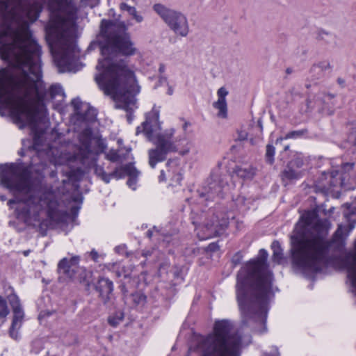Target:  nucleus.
Here are the masks:
<instances>
[{
    "instance_id": "f257e3e1",
    "label": "nucleus",
    "mask_w": 356,
    "mask_h": 356,
    "mask_svg": "<svg viewBox=\"0 0 356 356\" xmlns=\"http://www.w3.org/2000/svg\"><path fill=\"white\" fill-rule=\"evenodd\" d=\"M41 8L33 0H1L0 56L8 67L0 70V115L9 113L20 129L30 127L35 150L48 124L46 104L65 98L61 85L47 89L42 79L41 48L29 29Z\"/></svg>"
},
{
    "instance_id": "f03ea898",
    "label": "nucleus",
    "mask_w": 356,
    "mask_h": 356,
    "mask_svg": "<svg viewBox=\"0 0 356 356\" xmlns=\"http://www.w3.org/2000/svg\"><path fill=\"white\" fill-rule=\"evenodd\" d=\"M31 166L22 163L0 164V184L8 189L14 197L7 205L12 215L28 225L43 229L55 222L60 227L72 223L80 209L83 197L79 192L72 196L74 204L69 214L58 209L54 193L40 189L35 191L30 179Z\"/></svg>"
},
{
    "instance_id": "7ed1b4c3",
    "label": "nucleus",
    "mask_w": 356,
    "mask_h": 356,
    "mask_svg": "<svg viewBox=\"0 0 356 356\" xmlns=\"http://www.w3.org/2000/svg\"><path fill=\"white\" fill-rule=\"evenodd\" d=\"M127 30L124 22H120L112 26L111 22L102 21V31L107 35L101 47L104 59L97 65L100 72L95 80L105 95L119 102L118 107L127 112V119L131 123L136 103V95L140 92V86L133 70L128 66L127 60L119 58L133 55L136 51Z\"/></svg>"
},
{
    "instance_id": "20e7f679",
    "label": "nucleus",
    "mask_w": 356,
    "mask_h": 356,
    "mask_svg": "<svg viewBox=\"0 0 356 356\" xmlns=\"http://www.w3.org/2000/svg\"><path fill=\"white\" fill-rule=\"evenodd\" d=\"M268 252L261 249L259 257L249 261L237 275L236 300L242 325L251 331L266 332V321L272 290L273 273L266 263Z\"/></svg>"
},
{
    "instance_id": "39448f33",
    "label": "nucleus",
    "mask_w": 356,
    "mask_h": 356,
    "mask_svg": "<svg viewBox=\"0 0 356 356\" xmlns=\"http://www.w3.org/2000/svg\"><path fill=\"white\" fill-rule=\"evenodd\" d=\"M49 22L46 26V40L60 72H76L83 65L76 46L78 28L73 0H50Z\"/></svg>"
},
{
    "instance_id": "423d86ee",
    "label": "nucleus",
    "mask_w": 356,
    "mask_h": 356,
    "mask_svg": "<svg viewBox=\"0 0 356 356\" xmlns=\"http://www.w3.org/2000/svg\"><path fill=\"white\" fill-rule=\"evenodd\" d=\"M245 328L249 327L241 325L234 331L229 321H216L213 333L200 337L195 346L189 348L186 356L192 350L197 351L200 356H241V348L251 342L250 335L243 334Z\"/></svg>"
},
{
    "instance_id": "0eeeda50",
    "label": "nucleus",
    "mask_w": 356,
    "mask_h": 356,
    "mask_svg": "<svg viewBox=\"0 0 356 356\" xmlns=\"http://www.w3.org/2000/svg\"><path fill=\"white\" fill-rule=\"evenodd\" d=\"M331 243L322 236L292 238L291 257L294 268L303 274L320 271L327 262Z\"/></svg>"
},
{
    "instance_id": "6e6552de",
    "label": "nucleus",
    "mask_w": 356,
    "mask_h": 356,
    "mask_svg": "<svg viewBox=\"0 0 356 356\" xmlns=\"http://www.w3.org/2000/svg\"><path fill=\"white\" fill-rule=\"evenodd\" d=\"M160 129L159 113L156 112L147 114L145 121L136 129V135L143 133L150 141L153 140L154 138H156V147L148 152L149 164L152 168H155L158 162L165 160L168 153L177 150L173 140L174 129H170L163 134H159Z\"/></svg>"
},
{
    "instance_id": "1a4fd4ad",
    "label": "nucleus",
    "mask_w": 356,
    "mask_h": 356,
    "mask_svg": "<svg viewBox=\"0 0 356 356\" xmlns=\"http://www.w3.org/2000/svg\"><path fill=\"white\" fill-rule=\"evenodd\" d=\"M97 110L90 106V169L94 168L95 174L106 183H108L111 178H114L113 171L106 173L103 166L97 163V159L92 158V154H102L107 147L105 139L102 137L99 131H92V127H94L97 122Z\"/></svg>"
},
{
    "instance_id": "9d476101",
    "label": "nucleus",
    "mask_w": 356,
    "mask_h": 356,
    "mask_svg": "<svg viewBox=\"0 0 356 356\" xmlns=\"http://www.w3.org/2000/svg\"><path fill=\"white\" fill-rule=\"evenodd\" d=\"M153 10L176 35L186 37L188 34L189 24L184 13L161 3L154 4Z\"/></svg>"
},
{
    "instance_id": "9b49d317",
    "label": "nucleus",
    "mask_w": 356,
    "mask_h": 356,
    "mask_svg": "<svg viewBox=\"0 0 356 356\" xmlns=\"http://www.w3.org/2000/svg\"><path fill=\"white\" fill-rule=\"evenodd\" d=\"M79 256L62 259L58 264L59 279L83 283L88 286L89 282L87 280L86 269L79 266Z\"/></svg>"
},
{
    "instance_id": "f8f14e48",
    "label": "nucleus",
    "mask_w": 356,
    "mask_h": 356,
    "mask_svg": "<svg viewBox=\"0 0 356 356\" xmlns=\"http://www.w3.org/2000/svg\"><path fill=\"white\" fill-rule=\"evenodd\" d=\"M228 175L218 176L212 175L207 186L198 191L199 196L205 201H213L216 197L222 198L229 189Z\"/></svg>"
},
{
    "instance_id": "ddd939ff",
    "label": "nucleus",
    "mask_w": 356,
    "mask_h": 356,
    "mask_svg": "<svg viewBox=\"0 0 356 356\" xmlns=\"http://www.w3.org/2000/svg\"><path fill=\"white\" fill-rule=\"evenodd\" d=\"M83 105L79 97L71 101L73 113L70 116V122L74 126V131L81 133L86 138L83 143L87 149L89 145V122L86 113L83 111Z\"/></svg>"
},
{
    "instance_id": "4468645a",
    "label": "nucleus",
    "mask_w": 356,
    "mask_h": 356,
    "mask_svg": "<svg viewBox=\"0 0 356 356\" xmlns=\"http://www.w3.org/2000/svg\"><path fill=\"white\" fill-rule=\"evenodd\" d=\"M346 176L341 175L339 176V170H334L331 172H323L316 184V191L324 194H328L332 192H338L337 189L343 187L346 189H351L353 187L346 183Z\"/></svg>"
},
{
    "instance_id": "2eb2a0df",
    "label": "nucleus",
    "mask_w": 356,
    "mask_h": 356,
    "mask_svg": "<svg viewBox=\"0 0 356 356\" xmlns=\"http://www.w3.org/2000/svg\"><path fill=\"white\" fill-rule=\"evenodd\" d=\"M7 298L13 310V320L9 330V334L12 339L17 340L20 337L19 331L23 324L24 312L21 305L20 300L15 293L8 295Z\"/></svg>"
},
{
    "instance_id": "dca6fc26",
    "label": "nucleus",
    "mask_w": 356,
    "mask_h": 356,
    "mask_svg": "<svg viewBox=\"0 0 356 356\" xmlns=\"http://www.w3.org/2000/svg\"><path fill=\"white\" fill-rule=\"evenodd\" d=\"M229 224V218L225 214L220 213L213 215L204 224L205 237L218 236L222 234Z\"/></svg>"
},
{
    "instance_id": "f3484780",
    "label": "nucleus",
    "mask_w": 356,
    "mask_h": 356,
    "mask_svg": "<svg viewBox=\"0 0 356 356\" xmlns=\"http://www.w3.org/2000/svg\"><path fill=\"white\" fill-rule=\"evenodd\" d=\"M95 290L99 293V297L104 305H113V284L108 278L101 277L95 285Z\"/></svg>"
},
{
    "instance_id": "a211bd4d",
    "label": "nucleus",
    "mask_w": 356,
    "mask_h": 356,
    "mask_svg": "<svg viewBox=\"0 0 356 356\" xmlns=\"http://www.w3.org/2000/svg\"><path fill=\"white\" fill-rule=\"evenodd\" d=\"M327 220H321L318 218V213L316 209L308 211L303 213L300 218V222L297 226H303L302 232L307 231L309 227H316V229L324 228L328 224Z\"/></svg>"
},
{
    "instance_id": "6ab92c4d",
    "label": "nucleus",
    "mask_w": 356,
    "mask_h": 356,
    "mask_svg": "<svg viewBox=\"0 0 356 356\" xmlns=\"http://www.w3.org/2000/svg\"><path fill=\"white\" fill-rule=\"evenodd\" d=\"M139 172L136 169L131 163H129L123 166L116 168L113 171V177L115 179H120L128 176L127 185L133 190L136 189L137 177L139 175Z\"/></svg>"
},
{
    "instance_id": "aec40b11",
    "label": "nucleus",
    "mask_w": 356,
    "mask_h": 356,
    "mask_svg": "<svg viewBox=\"0 0 356 356\" xmlns=\"http://www.w3.org/2000/svg\"><path fill=\"white\" fill-rule=\"evenodd\" d=\"M218 99L217 102H213V106L218 110L217 114L218 118H226L227 116V105L226 102V96L228 95V91L225 88L221 87L217 92Z\"/></svg>"
},
{
    "instance_id": "412c9836",
    "label": "nucleus",
    "mask_w": 356,
    "mask_h": 356,
    "mask_svg": "<svg viewBox=\"0 0 356 356\" xmlns=\"http://www.w3.org/2000/svg\"><path fill=\"white\" fill-rule=\"evenodd\" d=\"M119 288L120 289L123 298L126 301L131 302L134 305L137 306L138 305H143L146 302V296L140 292L129 294L128 290L126 287V282H122L120 284Z\"/></svg>"
},
{
    "instance_id": "4be33fe9",
    "label": "nucleus",
    "mask_w": 356,
    "mask_h": 356,
    "mask_svg": "<svg viewBox=\"0 0 356 356\" xmlns=\"http://www.w3.org/2000/svg\"><path fill=\"white\" fill-rule=\"evenodd\" d=\"M330 68V64L327 61H321L314 64L310 69L309 73L312 80H318L324 76V72Z\"/></svg>"
},
{
    "instance_id": "5701e85b",
    "label": "nucleus",
    "mask_w": 356,
    "mask_h": 356,
    "mask_svg": "<svg viewBox=\"0 0 356 356\" xmlns=\"http://www.w3.org/2000/svg\"><path fill=\"white\" fill-rule=\"evenodd\" d=\"M301 177V173L299 171L296 170L293 167L288 165L282 172V181H293L298 179Z\"/></svg>"
},
{
    "instance_id": "b1692460",
    "label": "nucleus",
    "mask_w": 356,
    "mask_h": 356,
    "mask_svg": "<svg viewBox=\"0 0 356 356\" xmlns=\"http://www.w3.org/2000/svg\"><path fill=\"white\" fill-rule=\"evenodd\" d=\"M234 172L237 177H241L243 179H250L254 177V175L255 174L254 169L251 167H248V168L237 167V168H236Z\"/></svg>"
},
{
    "instance_id": "393cba45",
    "label": "nucleus",
    "mask_w": 356,
    "mask_h": 356,
    "mask_svg": "<svg viewBox=\"0 0 356 356\" xmlns=\"http://www.w3.org/2000/svg\"><path fill=\"white\" fill-rule=\"evenodd\" d=\"M271 248L273 252V261L277 264H281V262L283 259V254H282V250L281 248L280 243L277 241H273L271 245Z\"/></svg>"
},
{
    "instance_id": "a878e982",
    "label": "nucleus",
    "mask_w": 356,
    "mask_h": 356,
    "mask_svg": "<svg viewBox=\"0 0 356 356\" xmlns=\"http://www.w3.org/2000/svg\"><path fill=\"white\" fill-rule=\"evenodd\" d=\"M333 97H334V95H330V94L324 95L323 97H318L314 103L312 102V99H307L306 100V104H307V108L305 111L307 112V111L312 109L314 107L315 104H318V106H322L323 104H324L326 100H330Z\"/></svg>"
},
{
    "instance_id": "bb28decb",
    "label": "nucleus",
    "mask_w": 356,
    "mask_h": 356,
    "mask_svg": "<svg viewBox=\"0 0 356 356\" xmlns=\"http://www.w3.org/2000/svg\"><path fill=\"white\" fill-rule=\"evenodd\" d=\"M124 317V313L122 311H118L108 317V322L110 325L115 327L123 321Z\"/></svg>"
},
{
    "instance_id": "cd10ccee",
    "label": "nucleus",
    "mask_w": 356,
    "mask_h": 356,
    "mask_svg": "<svg viewBox=\"0 0 356 356\" xmlns=\"http://www.w3.org/2000/svg\"><path fill=\"white\" fill-rule=\"evenodd\" d=\"M122 151V149H118V150L111 149L108 153L105 154V159L111 162L122 163V158L123 157V156L120 154V152Z\"/></svg>"
},
{
    "instance_id": "c85d7f7f",
    "label": "nucleus",
    "mask_w": 356,
    "mask_h": 356,
    "mask_svg": "<svg viewBox=\"0 0 356 356\" xmlns=\"http://www.w3.org/2000/svg\"><path fill=\"white\" fill-rule=\"evenodd\" d=\"M9 313L10 309L8 307L6 300L0 296V320L2 323L6 321Z\"/></svg>"
},
{
    "instance_id": "c756f323",
    "label": "nucleus",
    "mask_w": 356,
    "mask_h": 356,
    "mask_svg": "<svg viewBox=\"0 0 356 356\" xmlns=\"http://www.w3.org/2000/svg\"><path fill=\"white\" fill-rule=\"evenodd\" d=\"M354 163H345L342 164L339 172V176L341 175L346 176L347 178L346 183L349 185L350 184V172L353 171Z\"/></svg>"
},
{
    "instance_id": "7c9ffc66",
    "label": "nucleus",
    "mask_w": 356,
    "mask_h": 356,
    "mask_svg": "<svg viewBox=\"0 0 356 356\" xmlns=\"http://www.w3.org/2000/svg\"><path fill=\"white\" fill-rule=\"evenodd\" d=\"M308 133L307 129H304L301 130L291 131L286 134L284 138H298L306 135Z\"/></svg>"
},
{
    "instance_id": "2f4dec72",
    "label": "nucleus",
    "mask_w": 356,
    "mask_h": 356,
    "mask_svg": "<svg viewBox=\"0 0 356 356\" xmlns=\"http://www.w3.org/2000/svg\"><path fill=\"white\" fill-rule=\"evenodd\" d=\"M274 155H275V147L272 145H267L266 149V161L273 164L274 162Z\"/></svg>"
},
{
    "instance_id": "473e14b6",
    "label": "nucleus",
    "mask_w": 356,
    "mask_h": 356,
    "mask_svg": "<svg viewBox=\"0 0 356 356\" xmlns=\"http://www.w3.org/2000/svg\"><path fill=\"white\" fill-rule=\"evenodd\" d=\"M116 276L118 277H123V280H121L120 284L123 282H126V286L129 284L131 280V277L129 274H127L124 270H122V271H116Z\"/></svg>"
},
{
    "instance_id": "72a5a7b5",
    "label": "nucleus",
    "mask_w": 356,
    "mask_h": 356,
    "mask_svg": "<svg viewBox=\"0 0 356 356\" xmlns=\"http://www.w3.org/2000/svg\"><path fill=\"white\" fill-rule=\"evenodd\" d=\"M332 38V35L331 34L323 31H319L317 36L318 40H324L326 42H330Z\"/></svg>"
},
{
    "instance_id": "f704fd0d",
    "label": "nucleus",
    "mask_w": 356,
    "mask_h": 356,
    "mask_svg": "<svg viewBox=\"0 0 356 356\" xmlns=\"http://www.w3.org/2000/svg\"><path fill=\"white\" fill-rule=\"evenodd\" d=\"M120 8L122 10H126L129 13V15L131 16L134 15V14L136 12V9L134 6H130L127 5L126 3H121L120 5Z\"/></svg>"
},
{
    "instance_id": "c9c22d12",
    "label": "nucleus",
    "mask_w": 356,
    "mask_h": 356,
    "mask_svg": "<svg viewBox=\"0 0 356 356\" xmlns=\"http://www.w3.org/2000/svg\"><path fill=\"white\" fill-rule=\"evenodd\" d=\"M303 160L300 158H296L291 161L288 165H291V167L300 168L303 165Z\"/></svg>"
},
{
    "instance_id": "e433bc0d",
    "label": "nucleus",
    "mask_w": 356,
    "mask_h": 356,
    "mask_svg": "<svg viewBox=\"0 0 356 356\" xmlns=\"http://www.w3.org/2000/svg\"><path fill=\"white\" fill-rule=\"evenodd\" d=\"M348 141L356 145V126L353 128L352 131H350L349 136H348Z\"/></svg>"
},
{
    "instance_id": "4c0bfd02",
    "label": "nucleus",
    "mask_w": 356,
    "mask_h": 356,
    "mask_svg": "<svg viewBox=\"0 0 356 356\" xmlns=\"http://www.w3.org/2000/svg\"><path fill=\"white\" fill-rule=\"evenodd\" d=\"M241 261L242 255L241 254L240 252L236 253L232 259V263L234 264V266L241 264Z\"/></svg>"
},
{
    "instance_id": "58836bf2",
    "label": "nucleus",
    "mask_w": 356,
    "mask_h": 356,
    "mask_svg": "<svg viewBox=\"0 0 356 356\" xmlns=\"http://www.w3.org/2000/svg\"><path fill=\"white\" fill-rule=\"evenodd\" d=\"M122 149V152H120V154H122L123 156V157L122 158V163L124 161H126L128 159L129 156V154H130V152H131V148H120Z\"/></svg>"
},
{
    "instance_id": "ea45409f",
    "label": "nucleus",
    "mask_w": 356,
    "mask_h": 356,
    "mask_svg": "<svg viewBox=\"0 0 356 356\" xmlns=\"http://www.w3.org/2000/svg\"><path fill=\"white\" fill-rule=\"evenodd\" d=\"M237 140L243 141L248 138V133L244 130H239L237 132Z\"/></svg>"
},
{
    "instance_id": "a19ab883",
    "label": "nucleus",
    "mask_w": 356,
    "mask_h": 356,
    "mask_svg": "<svg viewBox=\"0 0 356 356\" xmlns=\"http://www.w3.org/2000/svg\"><path fill=\"white\" fill-rule=\"evenodd\" d=\"M90 257L96 262L100 261L99 259L102 257V255H99L97 252L95 250L90 251Z\"/></svg>"
},
{
    "instance_id": "79ce46f5",
    "label": "nucleus",
    "mask_w": 356,
    "mask_h": 356,
    "mask_svg": "<svg viewBox=\"0 0 356 356\" xmlns=\"http://www.w3.org/2000/svg\"><path fill=\"white\" fill-rule=\"evenodd\" d=\"M132 17L138 23H140L143 21V17L140 15H138L137 11L134 14Z\"/></svg>"
},
{
    "instance_id": "37998d69",
    "label": "nucleus",
    "mask_w": 356,
    "mask_h": 356,
    "mask_svg": "<svg viewBox=\"0 0 356 356\" xmlns=\"http://www.w3.org/2000/svg\"><path fill=\"white\" fill-rule=\"evenodd\" d=\"M208 250L211 252H215L218 248V245L216 243H211L208 246Z\"/></svg>"
},
{
    "instance_id": "c03bdc74",
    "label": "nucleus",
    "mask_w": 356,
    "mask_h": 356,
    "mask_svg": "<svg viewBox=\"0 0 356 356\" xmlns=\"http://www.w3.org/2000/svg\"><path fill=\"white\" fill-rule=\"evenodd\" d=\"M343 234V231H342V226L341 225H339L338 229H337V231L335 232V236L337 237H341Z\"/></svg>"
},
{
    "instance_id": "a18cd8bd",
    "label": "nucleus",
    "mask_w": 356,
    "mask_h": 356,
    "mask_svg": "<svg viewBox=\"0 0 356 356\" xmlns=\"http://www.w3.org/2000/svg\"><path fill=\"white\" fill-rule=\"evenodd\" d=\"M165 179H166V178H165L164 171L161 170V174L159 176V181H165Z\"/></svg>"
},
{
    "instance_id": "49530a36",
    "label": "nucleus",
    "mask_w": 356,
    "mask_h": 356,
    "mask_svg": "<svg viewBox=\"0 0 356 356\" xmlns=\"http://www.w3.org/2000/svg\"><path fill=\"white\" fill-rule=\"evenodd\" d=\"M155 230L156 232H158V230L156 229L155 227H154L153 229H149L147 232V236L149 238H151L153 235V231Z\"/></svg>"
},
{
    "instance_id": "de8ad7c7",
    "label": "nucleus",
    "mask_w": 356,
    "mask_h": 356,
    "mask_svg": "<svg viewBox=\"0 0 356 356\" xmlns=\"http://www.w3.org/2000/svg\"><path fill=\"white\" fill-rule=\"evenodd\" d=\"M337 83L341 86V87H344L345 86V80L342 78H338L337 79Z\"/></svg>"
},
{
    "instance_id": "09e8293b",
    "label": "nucleus",
    "mask_w": 356,
    "mask_h": 356,
    "mask_svg": "<svg viewBox=\"0 0 356 356\" xmlns=\"http://www.w3.org/2000/svg\"><path fill=\"white\" fill-rule=\"evenodd\" d=\"M99 0H90V8H92L98 4Z\"/></svg>"
},
{
    "instance_id": "8fccbe9b",
    "label": "nucleus",
    "mask_w": 356,
    "mask_h": 356,
    "mask_svg": "<svg viewBox=\"0 0 356 356\" xmlns=\"http://www.w3.org/2000/svg\"><path fill=\"white\" fill-rule=\"evenodd\" d=\"M165 71V65L163 64H160L159 72L161 74Z\"/></svg>"
},
{
    "instance_id": "3c124183",
    "label": "nucleus",
    "mask_w": 356,
    "mask_h": 356,
    "mask_svg": "<svg viewBox=\"0 0 356 356\" xmlns=\"http://www.w3.org/2000/svg\"><path fill=\"white\" fill-rule=\"evenodd\" d=\"M173 91H174V90H173L172 87V86H168V92H167L168 95H172L173 94Z\"/></svg>"
},
{
    "instance_id": "603ef678",
    "label": "nucleus",
    "mask_w": 356,
    "mask_h": 356,
    "mask_svg": "<svg viewBox=\"0 0 356 356\" xmlns=\"http://www.w3.org/2000/svg\"><path fill=\"white\" fill-rule=\"evenodd\" d=\"M257 124H258V127H259V131L261 133V132H262V130H263V127H262V124H261V120H259L257 121Z\"/></svg>"
},
{
    "instance_id": "864d4df0",
    "label": "nucleus",
    "mask_w": 356,
    "mask_h": 356,
    "mask_svg": "<svg viewBox=\"0 0 356 356\" xmlns=\"http://www.w3.org/2000/svg\"><path fill=\"white\" fill-rule=\"evenodd\" d=\"M124 250L123 246H118L115 248V251L118 252H120V251H122Z\"/></svg>"
},
{
    "instance_id": "5fc2aeb1",
    "label": "nucleus",
    "mask_w": 356,
    "mask_h": 356,
    "mask_svg": "<svg viewBox=\"0 0 356 356\" xmlns=\"http://www.w3.org/2000/svg\"><path fill=\"white\" fill-rule=\"evenodd\" d=\"M51 313L49 312H42L40 314V317L41 316H44L45 314H47V316L50 315Z\"/></svg>"
},
{
    "instance_id": "6e6d98bb",
    "label": "nucleus",
    "mask_w": 356,
    "mask_h": 356,
    "mask_svg": "<svg viewBox=\"0 0 356 356\" xmlns=\"http://www.w3.org/2000/svg\"><path fill=\"white\" fill-rule=\"evenodd\" d=\"M293 72V69L291 68V67H288L286 70V73L287 74H290Z\"/></svg>"
},
{
    "instance_id": "4d7b16f0",
    "label": "nucleus",
    "mask_w": 356,
    "mask_h": 356,
    "mask_svg": "<svg viewBox=\"0 0 356 356\" xmlns=\"http://www.w3.org/2000/svg\"><path fill=\"white\" fill-rule=\"evenodd\" d=\"M355 227V222L349 224V231H351Z\"/></svg>"
},
{
    "instance_id": "13d9d810",
    "label": "nucleus",
    "mask_w": 356,
    "mask_h": 356,
    "mask_svg": "<svg viewBox=\"0 0 356 356\" xmlns=\"http://www.w3.org/2000/svg\"><path fill=\"white\" fill-rule=\"evenodd\" d=\"M167 81L166 77H165V76H161V77H160V80H159V81H160L161 83H162L163 81H164V82H165V81Z\"/></svg>"
},
{
    "instance_id": "bf43d9fd",
    "label": "nucleus",
    "mask_w": 356,
    "mask_h": 356,
    "mask_svg": "<svg viewBox=\"0 0 356 356\" xmlns=\"http://www.w3.org/2000/svg\"><path fill=\"white\" fill-rule=\"evenodd\" d=\"M0 200L1 201H5L6 200V197L5 195H0Z\"/></svg>"
},
{
    "instance_id": "052dcab7",
    "label": "nucleus",
    "mask_w": 356,
    "mask_h": 356,
    "mask_svg": "<svg viewBox=\"0 0 356 356\" xmlns=\"http://www.w3.org/2000/svg\"><path fill=\"white\" fill-rule=\"evenodd\" d=\"M149 254H150V253H149V251H147V252H143V255L144 257H147V256H148V255H149Z\"/></svg>"
},
{
    "instance_id": "680f3d73",
    "label": "nucleus",
    "mask_w": 356,
    "mask_h": 356,
    "mask_svg": "<svg viewBox=\"0 0 356 356\" xmlns=\"http://www.w3.org/2000/svg\"><path fill=\"white\" fill-rule=\"evenodd\" d=\"M276 352H277V349L276 348ZM277 355H271L267 353H265L264 356H279V353H277Z\"/></svg>"
},
{
    "instance_id": "e2e57ef3",
    "label": "nucleus",
    "mask_w": 356,
    "mask_h": 356,
    "mask_svg": "<svg viewBox=\"0 0 356 356\" xmlns=\"http://www.w3.org/2000/svg\"><path fill=\"white\" fill-rule=\"evenodd\" d=\"M289 145H286V146H285V147H284V151H287V150H289Z\"/></svg>"
},
{
    "instance_id": "0e129e2a",
    "label": "nucleus",
    "mask_w": 356,
    "mask_h": 356,
    "mask_svg": "<svg viewBox=\"0 0 356 356\" xmlns=\"http://www.w3.org/2000/svg\"><path fill=\"white\" fill-rule=\"evenodd\" d=\"M122 140L121 139H119V140H118V143L120 145L122 144Z\"/></svg>"
},
{
    "instance_id": "69168bd1",
    "label": "nucleus",
    "mask_w": 356,
    "mask_h": 356,
    "mask_svg": "<svg viewBox=\"0 0 356 356\" xmlns=\"http://www.w3.org/2000/svg\"><path fill=\"white\" fill-rule=\"evenodd\" d=\"M24 254L25 256H28V255H29V251H24Z\"/></svg>"
},
{
    "instance_id": "338daca9",
    "label": "nucleus",
    "mask_w": 356,
    "mask_h": 356,
    "mask_svg": "<svg viewBox=\"0 0 356 356\" xmlns=\"http://www.w3.org/2000/svg\"><path fill=\"white\" fill-rule=\"evenodd\" d=\"M174 274H175V276L178 277L179 273V272L176 271V272H175Z\"/></svg>"
},
{
    "instance_id": "774afa93",
    "label": "nucleus",
    "mask_w": 356,
    "mask_h": 356,
    "mask_svg": "<svg viewBox=\"0 0 356 356\" xmlns=\"http://www.w3.org/2000/svg\"><path fill=\"white\" fill-rule=\"evenodd\" d=\"M188 124L186 122L184 125V129H186V127H188Z\"/></svg>"
}]
</instances>
